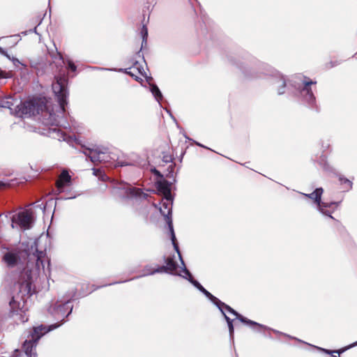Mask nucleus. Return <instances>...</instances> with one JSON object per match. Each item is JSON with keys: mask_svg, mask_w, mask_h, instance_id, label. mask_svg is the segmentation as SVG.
Masks as SVG:
<instances>
[{"mask_svg": "<svg viewBox=\"0 0 357 357\" xmlns=\"http://www.w3.org/2000/svg\"><path fill=\"white\" fill-rule=\"evenodd\" d=\"M39 241H35L31 245V250L32 252L28 254L29 260L26 265L25 275L26 279L20 284V291L31 295L33 282L39 278L42 274H45V264H47V270L50 271V262L43 250H38Z\"/></svg>", "mask_w": 357, "mask_h": 357, "instance_id": "obj_1", "label": "nucleus"}, {"mask_svg": "<svg viewBox=\"0 0 357 357\" xmlns=\"http://www.w3.org/2000/svg\"><path fill=\"white\" fill-rule=\"evenodd\" d=\"M6 216L10 218L12 228L24 230L30 229L35 220L33 212L31 209H24L14 213L8 212Z\"/></svg>", "mask_w": 357, "mask_h": 357, "instance_id": "obj_2", "label": "nucleus"}, {"mask_svg": "<svg viewBox=\"0 0 357 357\" xmlns=\"http://www.w3.org/2000/svg\"><path fill=\"white\" fill-rule=\"evenodd\" d=\"M58 326H59L57 325H51L48 328H47L46 326L41 325L33 328V331L31 334V337L29 340H25L23 344V349L28 357H36V347L38 340L45 333L57 328Z\"/></svg>", "mask_w": 357, "mask_h": 357, "instance_id": "obj_3", "label": "nucleus"}, {"mask_svg": "<svg viewBox=\"0 0 357 357\" xmlns=\"http://www.w3.org/2000/svg\"><path fill=\"white\" fill-rule=\"evenodd\" d=\"M213 302L217 305L218 308L220 310V311L225 315V319H226V321L227 322V324H228V327H229V333H230V336L231 337H233L234 326H233V324H232V321L231 320V319L229 317H227L226 315V312H229V313L233 314L234 315L236 316V317L238 319H239L241 322H243L244 324H250L251 326H259V324H258L257 323L243 317L242 315L239 314L238 312H236L234 310H233L229 305H227L225 304L224 303H222L221 301H220L218 298H217V300H215V301H213Z\"/></svg>", "mask_w": 357, "mask_h": 357, "instance_id": "obj_4", "label": "nucleus"}, {"mask_svg": "<svg viewBox=\"0 0 357 357\" xmlns=\"http://www.w3.org/2000/svg\"><path fill=\"white\" fill-rule=\"evenodd\" d=\"M66 79L65 77L56 78V81L52 84V90L57 98L60 109L62 112H65V106L68 105V91L66 89Z\"/></svg>", "mask_w": 357, "mask_h": 357, "instance_id": "obj_5", "label": "nucleus"}, {"mask_svg": "<svg viewBox=\"0 0 357 357\" xmlns=\"http://www.w3.org/2000/svg\"><path fill=\"white\" fill-rule=\"evenodd\" d=\"M162 206L160 208L161 213L165 215L167 218V223L169 225V231L171 233V238L172 243L175 250L178 252L180 258H181V255L178 252V247L176 243V236L174 232L172 222L169 220L168 215H169L172 212V199L171 197H163L161 202Z\"/></svg>", "mask_w": 357, "mask_h": 357, "instance_id": "obj_6", "label": "nucleus"}, {"mask_svg": "<svg viewBox=\"0 0 357 357\" xmlns=\"http://www.w3.org/2000/svg\"><path fill=\"white\" fill-rule=\"evenodd\" d=\"M84 154L88 156L93 162H109V158L115 160L114 153H112V156H111L105 149L102 151L99 148L87 149L84 151Z\"/></svg>", "mask_w": 357, "mask_h": 357, "instance_id": "obj_7", "label": "nucleus"}, {"mask_svg": "<svg viewBox=\"0 0 357 357\" xmlns=\"http://www.w3.org/2000/svg\"><path fill=\"white\" fill-rule=\"evenodd\" d=\"M183 268H186L183 267V268H181V270L178 271L177 266H176V263L174 262V261L173 260V259L169 257L166 261L165 266H160L156 270L149 271L147 273H146V275L153 274L154 273H156V272L165 271V272H169L172 274L179 275L183 277V275H185V274L183 271Z\"/></svg>", "mask_w": 357, "mask_h": 357, "instance_id": "obj_8", "label": "nucleus"}, {"mask_svg": "<svg viewBox=\"0 0 357 357\" xmlns=\"http://www.w3.org/2000/svg\"><path fill=\"white\" fill-rule=\"evenodd\" d=\"M18 107L19 110L24 115L31 116L35 115L36 114H39L40 111L43 112L42 106L38 105L36 103V100L25 101Z\"/></svg>", "mask_w": 357, "mask_h": 357, "instance_id": "obj_9", "label": "nucleus"}, {"mask_svg": "<svg viewBox=\"0 0 357 357\" xmlns=\"http://www.w3.org/2000/svg\"><path fill=\"white\" fill-rule=\"evenodd\" d=\"M323 189L321 188H317L313 192L310 194H305V196L308 197L314 200V202L317 204L319 210L324 214L328 215L327 212L324 209V207H326L324 203H321V197L323 193Z\"/></svg>", "mask_w": 357, "mask_h": 357, "instance_id": "obj_10", "label": "nucleus"}, {"mask_svg": "<svg viewBox=\"0 0 357 357\" xmlns=\"http://www.w3.org/2000/svg\"><path fill=\"white\" fill-rule=\"evenodd\" d=\"M183 273L185 274V275H183V278L188 279L189 281L191 282L194 284L195 287H196L198 289H199L202 292H203L208 298H209L213 302L215 301V300H217V298L213 296L210 292H208L207 290H206L199 282H198L197 280H194L192 278L191 274L190 272L186 269H183Z\"/></svg>", "mask_w": 357, "mask_h": 357, "instance_id": "obj_11", "label": "nucleus"}, {"mask_svg": "<svg viewBox=\"0 0 357 357\" xmlns=\"http://www.w3.org/2000/svg\"><path fill=\"white\" fill-rule=\"evenodd\" d=\"M156 188L158 192L163 197H171L170 185L166 180H160L156 183Z\"/></svg>", "mask_w": 357, "mask_h": 357, "instance_id": "obj_12", "label": "nucleus"}, {"mask_svg": "<svg viewBox=\"0 0 357 357\" xmlns=\"http://www.w3.org/2000/svg\"><path fill=\"white\" fill-rule=\"evenodd\" d=\"M70 176L67 170H63L56 181V188L61 192L63 190V187L70 182Z\"/></svg>", "mask_w": 357, "mask_h": 357, "instance_id": "obj_13", "label": "nucleus"}, {"mask_svg": "<svg viewBox=\"0 0 357 357\" xmlns=\"http://www.w3.org/2000/svg\"><path fill=\"white\" fill-rule=\"evenodd\" d=\"M17 259V255L13 252H8L3 257V260L8 266H14L16 264Z\"/></svg>", "mask_w": 357, "mask_h": 357, "instance_id": "obj_14", "label": "nucleus"}, {"mask_svg": "<svg viewBox=\"0 0 357 357\" xmlns=\"http://www.w3.org/2000/svg\"><path fill=\"white\" fill-rule=\"evenodd\" d=\"M315 83L316 82H313L312 81H304L305 86L303 91L306 93V100L310 102H313L314 97L309 86Z\"/></svg>", "mask_w": 357, "mask_h": 357, "instance_id": "obj_15", "label": "nucleus"}, {"mask_svg": "<svg viewBox=\"0 0 357 357\" xmlns=\"http://www.w3.org/2000/svg\"><path fill=\"white\" fill-rule=\"evenodd\" d=\"M13 105V99L10 96L5 97L0 100V107L11 109Z\"/></svg>", "mask_w": 357, "mask_h": 357, "instance_id": "obj_16", "label": "nucleus"}, {"mask_svg": "<svg viewBox=\"0 0 357 357\" xmlns=\"http://www.w3.org/2000/svg\"><path fill=\"white\" fill-rule=\"evenodd\" d=\"M151 93L154 96L156 100L160 102L162 99V93L156 85H152L151 88Z\"/></svg>", "mask_w": 357, "mask_h": 357, "instance_id": "obj_17", "label": "nucleus"}, {"mask_svg": "<svg viewBox=\"0 0 357 357\" xmlns=\"http://www.w3.org/2000/svg\"><path fill=\"white\" fill-rule=\"evenodd\" d=\"M135 70H137L139 71V73L141 75H143V76H144V75H145V72H144V68H138V63H136L134 65V66H133V67H132L131 68H130V71H129V72H128V73L129 75H130L131 76H132V77H133V76H135L134 71H135Z\"/></svg>", "mask_w": 357, "mask_h": 357, "instance_id": "obj_18", "label": "nucleus"}, {"mask_svg": "<svg viewBox=\"0 0 357 357\" xmlns=\"http://www.w3.org/2000/svg\"><path fill=\"white\" fill-rule=\"evenodd\" d=\"M93 174L98 176L101 180L106 181L108 177L104 174V172L99 169H93Z\"/></svg>", "mask_w": 357, "mask_h": 357, "instance_id": "obj_19", "label": "nucleus"}, {"mask_svg": "<svg viewBox=\"0 0 357 357\" xmlns=\"http://www.w3.org/2000/svg\"><path fill=\"white\" fill-rule=\"evenodd\" d=\"M340 181L341 184L345 185V187H344L345 190H349L351 189L352 183L351 181H349L347 178H342V177H340Z\"/></svg>", "mask_w": 357, "mask_h": 357, "instance_id": "obj_20", "label": "nucleus"}, {"mask_svg": "<svg viewBox=\"0 0 357 357\" xmlns=\"http://www.w3.org/2000/svg\"><path fill=\"white\" fill-rule=\"evenodd\" d=\"M49 114H50V121L48 123L51 125H57V121L55 118V114L52 112H50Z\"/></svg>", "mask_w": 357, "mask_h": 357, "instance_id": "obj_21", "label": "nucleus"}, {"mask_svg": "<svg viewBox=\"0 0 357 357\" xmlns=\"http://www.w3.org/2000/svg\"><path fill=\"white\" fill-rule=\"evenodd\" d=\"M52 132L56 135L59 140H61V138L63 140H66L63 134L59 130L54 128L52 130Z\"/></svg>", "mask_w": 357, "mask_h": 357, "instance_id": "obj_22", "label": "nucleus"}, {"mask_svg": "<svg viewBox=\"0 0 357 357\" xmlns=\"http://www.w3.org/2000/svg\"><path fill=\"white\" fill-rule=\"evenodd\" d=\"M142 34L143 35V39L144 40L148 35V30L145 26H143Z\"/></svg>", "mask_w": 357, "mask_h": 357, "instance_id": "obj_23", "label": "nucleus"}, {"mask_svg": "<svg viewBox=\"0 0 357 357\" xmlns=\"http://www.w3.org/2000/svg\"><path fill=\"white\" fill-rule=\"evenodd\" d=\"M140 192H141V190L139 188H137V189L133 188V189H132V192H131V193L135 196L139 195Z\"/></svg>", "mask_w": 357, "mask_h": 357, "instance_id": "obj_24", "label": "nucleus"}, {"mask_svg": "<svg viewBox=\"0 0 357 357\" xmlns=\"http://www.w3.org/2000/svg\"><path fill=\"white\" fill-rule=\"evenodd\" d=\"M68 66L69 68L73 70V71H75L76 70V66L74 63H73L72 62H69L68 63Z\"/></svg>", "mask_w": 357, "mask_h": 357, "instance_id": "obj_25", "label": "nucleus"}, {"mask_svg": "<svg viewBox=\"0 0 357 357\" xmlns=\"http://www.w3.org/2000/svg\"><path fill=\"white\" fill-rule=\"evenodd\" d=\"M0 54H1L2 55L6 56H7L8 58L10 59V56L8 55L7 52L1 47H0Z\"/></svg>", "mask_w": 357, "mask_h": 357, "instance_id": "obj_26", "label": "nucleus"}, {"mask_svg": "<svg viewBox=\"0 0 357 357\" xmlns=\"http://www.w3.org/2000/svg\"><path fill=\"white\" fill-rule=\"evenodd\" d=\"M123 165H125L123 163H119V162H117L116 164H115V166H123Z\"/></svg>", "mask_w": 357, "mask_h": 357, "instance_id": "obj_27", "label": "nucleus"}, {"mask_svg": "<svg viewBox=\"0 0 357 357\" xmlns=\"http://www.w3.org/2000/svg\"><path fill=\"white\" fill-rule=\"evenodd\" d=\"M28 321V318H25V319H24V318L23 317V318H22V322H26V321Z\"/></svg>", "mask_w": 357, "mask_h": 357, "instance_id": "obj_28", "label": "nucleus"}, {"mask_svg": "<svg viewBox=\"0 0 357 357\" xmlns=\"http://www.w3.org/2000/svg\"><path fill=\"white\" fill-rule=\"evenodd\" d=\"M285 85H286L285 82H284V81H282V86H283V88H284V87H285Z\"/></svg>", "mask_w": 357, "mask_h": 357, "instance_id": "obj_29", "label": "nucleus"}, {"mask_svg": "<svg viewBox=\"0 0 357 357\" xmlns=\"http://www.w3.org/2000/svg\"><path fill=\"white\" fill-rule=\"evenodd\" d=\"M278 93H279V94H282V93H284V91H280V90H279Z\"/></svg>", "mask_w": 357, "mask_h": 357, "instance_id": "obj_30", "label": "nucleus"}, {"mask_svg": "<svg viewBox=\"0 0 357 357\" xmlns=\"http://www.w3.org/2000/svg\"><path fill=\"white\" fill-rule=\"evenodd\" d=\"M45 109H47L48 107L47 105H44Z\"/></svg>", "mask_w": 357, "mask_h": 357, "instance_id": "obj_31", "label": "nucleus"}, {"mask_svg": "<svg viewBox=\"0 0 357 357\" xmlns=\"http://www.w3.org/2000/svg\"><path fill=\"white\" fill-rule=\"evenodd\" d=\"M13 302H14V301H10V305H12Z\"/></svg>", "mask_w": 357, "mask_h": 357, "instance_id": "obj_32", "label": "nucleus"}, {"mask_svg": "<svg viewBox=\"0 0 357 357\" xmlns=\"http://www.w3.org/2000/svg\"><path fill=\"white\" fill-rule=\"evenodd\" d=\"M1 185H3V184L0 182V187H1Z\"/></svg>", "mask_w": 357, "mask_h": 357, "instance_id": "obj_33", "label": "nucleus"}]
</instances>
